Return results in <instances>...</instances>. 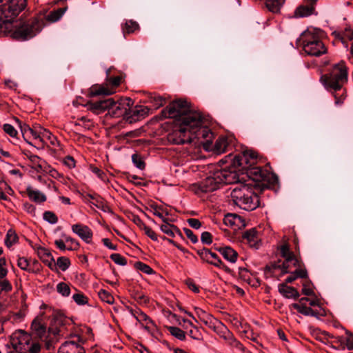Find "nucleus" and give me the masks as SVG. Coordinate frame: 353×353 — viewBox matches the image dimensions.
<instances>
[{
    "label": "nucleus",
    "mask_w": 353,
    "mask_h": 353,
    "mask_svg": "<svg viewBox=\"0 0 353 353\" xmlns=\"http://www.w3.org/2000/svg\"><path fill=\"white\" fill-rule=\"evenodd\" d=\"M6 3H2L0 15V28L4 32H9L17 40L25 41L34 37L41 31L44 26L42 19L34 18L26 21H16L15 17L26 8V0H6Z\"/></svg>",
    "instance_id": "f257e3e1"
},
{
    "label": "nucleus",
    "mask_w": 353,
    "mask_h": 353,
    "mask_svg": "<svg viewBox=\"0 0 353 353\" xmlns=\"http://www.w3.org/2000/svg\"><path fill=\"white\" fill-rule=\"evenodd\" d=\"M165 117L174 119L175 128L169 134L168 140L174 144H184L192 142L190 130V105L188 103L179 99L170 103L162 110Z\"/></svg>",
    "instance_id": "f03ea898"
},
{
    "label": "nucleus",
    "mask_w": 353,
    "mask_h": 353,
    "mask_svg": "<svg viewBox=\"0 0 353 353\" xmlns=\"http://www.w3.org/2000/svg\"><path fill=\"white\" fill-rule=\"evenodd\" d=\"M257 154L256 152L247 150L235 155L232 159V165L248 170V175L253 181L259 182L256 185L262 188H271L278 183L276 174L263 170L260 167H254L256 163Z\"/></svg>",
    "instance_id": "7ed1b4c3"
},
{
    "label": "nucleus",
    "mask_w": 353,
    "mask_h": 353,
    "mask_svg": "<svg viewBox=\"0 0 353 353\" xmlns=\"http://www.w3.org/2000/svg\"><path fill=\"white\" fill-rule=\"evenodd\" d=\"M256 181H252L250 183H239L232 190L230 196L235 205L243 210L252 211L259 205V199L257 193L254 190L263 191L262 188Z\"/></svg>",
    "instance_id": "20e7f679"
},
{
    "label": "nucleus",
    "mask_w": 353,
    "mask_h": 353,
    "mask_svg": "<svg viewBox=\"0 0 353 353\" xmlns=\"http://www.w3.org/2000/svg\"><path fill=\"white\" fill-rule=\"evenodd\" d=\"M237 181L238 175L234 170L214 165L212 167L210 174L199 183V189L202 192H213L221 184L234 183Z\"/></svg>",
    "instance_id": "39448f33"
},
{
    "label": "nucleus",
    "mask_w": 353,
    "mask_h": 353,
    "mask_svg": "<svg viewBox=\"0 0 353 353\" xmlns=\"http://www.w3.org/2000/svg\"><path fill=\"white\" fill-rule=\"evenodd\" d=\"M280 253L284 261L281 264L274 263L265 266L264 274L266 279L279 277L290 271L293 267H300L301 262L290 250L288 244L285 243L280 247Z\"/></svg>",
    "instance_id": "423d86ee"
},
{
    "label": "nucleus",
    "mask_w": 353,
    "mask_h": 353,
    "mask_svg": "<svg viewBox=\"0 0 353 353\" xmlns=\"http://www.w3.org/2000/svg\"><path fill=\"white\" fill-rule=\"evenodd\" d=\"M322 31L312 27L305 30L299 39L304 52L314 57H320L327 52V48L321 40Z\"/></svg>",
    "instance_id": "0eeeda50"
},
{
    "label": "nucleus",
    "mask_w": 353,
    "mask_h": 353,
    "mask_svg": "<svg viewBox=\"0 0 353 353\" xmlns=\"http://www.w3.org/2000/svg\"><path fill=\"white\" fill-rule=\"evenodd\" d=\"M188 119H190V130L192 135V142L196 139V144L202 145L205 150H212V133L208 128L203 125L201 113L190 108Z\"/></svg>",
    "instance_id": "6e6552de"
},
{
    "label": "nucleus",
    "mask_w": 353,
    "mask_h": 353,
    "mask_svg": "<svg viewBox=\"0 0 353 353\" xmlns=\"http://www.w3.org/2000/svg\"><path fill=\"white\" fill-rule=\"evenodd\" d=\"M348 70L343 61L334 64L327 74L321 77V81L328 90H341L347 82Z\"/></svg>",
    "instance_id": "1a4fd4ad"
},
{
    "label": "nucleus",
    "mask_w": 353,
    "mask_h": 353,
    "mask_svg": "<svg viewBox=\"0 0 353 353\" xmlns=\"http://www.w3.org/2000/svg\"><path fill=\"white\" fill-rule=\"evenodd\" d=\"M10 343L18 353H39L41 351L40 344L33 341L31 335L21 330L12 333Z\"/></svg>",
    "instance_id": "9d476101"
},
{
    "label": "nucleus",
    "mask_w": 353,
    "mask_h": 353,
    "mask_svg": "<svg viewBox=\"0 0 353 353\" xmlns=\"http://www.w3.org/2000/svg\"><path fill=\"white\" fill-rule=\"evenodd\" d=\"M111 103L108 108V114L115 118L123 117L126 120L129 106L133 105V101L130 98H125L115 102L111 99Z\"/></svg>",
    "instance_id": "9b49d317"
},
{
    "label": "nucleus",
    "mask_w": 353,
    "mask_h": 353,
    "mask_svg": "<svg viewBox=\"0 0 353 353\" xmlns=\"http://www.w3.org/2000/svg\"><path fill=\"white\" fill-rule=\"evenodd\" d=\"M197 254L203 261L224 270L225 272H230V268L222 262L217 254L211 252L209 249L199 250L197 251Z\"/></svg>",
    "instance_id": "f8f14e48"
},
{
    "label": "nucleus",
    "mask_w": 353,
    "mask_h": 353,
    "mask_svg": "<svg viewBox=\"0 0 353 353\" xmlns=\"http://www.w3.org/2000/svg\"><path fill=\"white\" fill-rule=\"evenodd\" d=\"M149 109L143 105L129 106L128 113L126 114V121L132 123L143 119L148 114Z\"/></svg>",
    "instance_id": "ddd939ff"
},
{
    "label": "nucleus",
    "mask_w": 353,
    "mask_h": 353,
    "mask_svg": "<svg viewBox=\"0 0 353 353\" xmlns=\"http://www.w3.org/2000/svg\"><path fill=\"white\" fill-rule=\"evenodd\" d=\"M131 314L139 323L140 325L148 332H151L155 327L152 320L143 312L140 310H131Z\"/></svg>",
    "instance_id": "4468645a"
},
{
    "label": "nucleus",
    "mask_w": 353,
    "mask_h": 353,
    "mask_svg": "<svg viewBox=\"0 0 353 353\" xmlns=\"http://www.w3.org/2000/svg\"><path fill=\"white\" fill-rule=\"evenodd\" d=\"M72 231L85 243L91 242L93 233L88 226L81 223L74 224L72 225Z\"/></svg>",
    "instance_id": "2eb2a0df"
},
{
    "label": "nucleus",
    "mask_w": 353,
    "mask_h": 353,
    "mask_svg": "<svg viewBox=\"0 0 353 353\" xmlns=\"http://www.w3.org/2000/svg\"><path fill=\"white\" fill-rule=\"evenodd\" d=\"M31 329L40 339L46 333V325L44 322L43 314L37 316L32 321Z\"/></svg>",
    "instance_id": "dca6fc26"
},
{
    "label": "nucleus",
    "mask_w": 353,
    "mask_h": 353,
    "mask_svg": "<svg viewBox=\"0 0 353 353\" xmlns=\"http://www.w3.org/2000/svg\"><path fill=\"white\" fill-rule=\"evenodd\" d=\"M243 238L247 241L251 248L258 249L261 245V239L258 232L254 228L245 231Z\"/></svg>",
    "instance_id": "f3484780"
},
{
    "label": "nucleus",
    "mask_w": 353,
    "mask_h": 353,
    "mask_svg": "<svg viewBox=\"0 0 353 353\" xmlns=\"http://www.w3.org/2000/svg\"><path fill=\"white\" fill-rule=\"evenodd\" d=\"M111 99L99 101L97 102H89L87 103L88 109L93 113L99 114L108 110V108L111 105Z\"/></svg>",
    "instance_id": "a211bd4d"
},
{
    "label": "nucleus",
    "mask_w": 353,
    "mask_h": 353,
    "mask_svg": "<svg viewBox=\"0 0 353 353\" xmlns=\"http://www.w3.org/2000/svg\"><path fill=\"white\" fill-rule=\"evenodd\" d=\"M58 353H85L84 348L74 341H65L59 348Z\"/></svg>",
    "instance_id": "6ab92c4d"
},
{
    "label": "nucleus",
    "mask_w": 353,
    "mask_h": 353,
    "mask_svg": "<svg viewBox=\"0 0 353 353\" xmlns=\"http://www.w3.org/2000/svg\"><path fill=\"white\" fill-rule=\"evenodd\" d=\"M114 92L108 85L95 84L92 85L88 90V96L96 97L100 95H110Z\"/></svg>",
    "instance_id": "aec40b11"
},
{
    "label": "nucleus",
    "mask_w": 353,
    "mask_h": 353,
    "mask_svg": "<svg viewBox=\"0 0 353 353\" xmlns=\"http://www.w3.org/2000/svg\"><path fill=\"white\" fill-rule=\"evenodd\" d=\"M316 14L315 7L313 5L303 4L299 6L294 12L295 18H303Z\"/></svg>",
    "instance_id": "412c9836"
},
{
    "label": "nucleus",
    "mask_w": 353,
    "mask_h": 353,
    "mask_svg": "<svg viewBox=\"0 0 353 353\" xmlns=\"http://www.w3.org/2000/svg\"><path fill=\"white\" fill-rule=\"evenodd\" d=\"M42 130L43 128L39 127L38 129L30 128L28 125H25L23 128L21 127V132L23 136H31L35 141H39L42 142Z\"/></svg>",
    "instance_id": "4be33fe9"
},
{
    "label": "nucleus",
    "mask_w": 353,
    "mask_h": 353,
    "mask_svg": "<svg viewBox=\"0 0 353 353\" xmlns=\"http://www.w3.org/2000/svg\"><path fill=\"white\" fill-rule=\"evenodd\" d=\"M216 250L229 262L235 263L236 261L238 253L232 248L229 246L220 247Z\"/></svg>",
    "instance_id": "5701e85b"
},
{
    "label": "nucleus",
    "mask_w": 353,
    "mask_h": 353,
    "mask_svg": "<svg viewBox=\"0 0 353 353\" xmlns=\"http://www.w3.org/2000/svg\"><path fill=\"white\" fill-rule=\"evenodd\" d=\"M279 292L288 299H298L299 297V292L293 287L288 286L282 283L279 286Z\"/></svg>",
    "instance_id": "b1692460"
},
{
    "label": "nucleus",
    "mask_w": 353,
    "mask_h": 353,
    "mask_svg": "<svg viewBox=\"0 0 353 353\" xmlns=\"http://www.w3.org/2000/svg\"><path fill=\"white\" fill-rule=\"evenodd\" d=\"M228 146V139L225 137H219L214 145H212V150L216 154H222L226 152Z\"/></svg>",
    "instance_id": "393cba45"
},
{
    "label": "nucleus",
    "mask_w": 353,
    "mask_h": 353,
    "mask_svg": "<svg viewBox=\"0 0 353 353\" xmlns=\"http://www.w3.org/2000/svg\"><path fill=\"white\" fill-rule=\"evenodd\" d=\"M26 192L28 197L35 203H43L46 201V196L39 190H33L31 187H28Z\"/></svg>",
    "instance_id": "a878e982"
},
{
    "label": "nucleus",
    "mask_w": 353,
    "mask_h": 353,
    "mask_svg": "<svg viewBox=\"0 0 353 353\" xmlns=\"http://www.w3.org/2000/svg\"><path fill=\"white\" fill-rule=\"evenodd\" d=\"M161 230L166 234L167 235L174 237L176 234L179 236H181V232L177 228L176 226L174 225L169 224L167 221H165V223L161 225Z\"/></svg>",
    "instance_id": "bb28decb"
},
{
    "label": "nucleus",
    "mask_w": 353,
    "mask_h": 353,
    "mask_svg": "<svg viewBox=\"0 0 353 353\" xmlns=\"http://www.w3.org/2000/svg\"><path fill=\"white\" fill-rule=\"evenodd\" d=\"M290 307L296 310L299 313L305 316H315L317 314L311 307H307L304 304L292 303Z\"/></svg>",
    "instance_id": "cd10ccee"
},
{
    "label": "nucleus",
    "mask_w": 353,
    "mask_h": 353,
    "mask_svg": "<svg viewBox=\"0 0 353 353\" xmlns=\"http://www.w3.org/2000/svg\"><path fill=\"white\" fill-rule=\"evenodd\" d=\"M28 158L32 164V168L34 169L37 172L43 170V165L46 163L44 160L41 159L39 157L35 154H29Z\"/></svg>",
    "instance_id": "c85d7f7f"
},
{
    "label": "nucleus",
    "mask_w": 353,
    "mask_h": 353,
    "mask_svg": "<svg viewBox=\"0 0 353 353\" xmlns=\"http://www.w3.org/2000/svg\"><path fill=\"white\" fill-rule=\"evenodd\" d=\"M285 0H265V6L272 12L277 13Z\"/></svg>",
    "instance_id": "c756f323"
},
{
    "label": "nucleus",
    "mask_w": 353,
    "mask_h": 353,
    "mask_svg": "<svg viewBox=\"0 0 353 353\" xmlns=\"http://www.w3.org/2000/svg\"><path fill=\"white\" fill-rule=\"evenodd\" d=\"M66 10L67 7L53 10L46 16V19L48 21H50L51 23L56 22L62 17Z\"/></svg>",
    "instance_id": "7c9ffc66"
},
{
    "label": "nucleus",
    "mask_w": 353,
    "mask_h": 353,
    "mask_svg": "<svg viewBox=\"0 0 353 353\" xmlns=\"http://www.w3.org/2000/svg\"><path fill=\"white\" fill-rule=\"evenodd\" d=\"M216 331L218 335L223 338L227 343L231 340V338L233 336L232 332L222 324L216 327Z\"/></svg>",
    "instance_id": "2f4dec72"
},
{
    "label": "nucleus",
    "mask_w": 353,
    "mask_h": 353,
    "mask_svg": "<svg viewBox=\"0 0 353 353\" xmlns=\"http://www.w3.org/2000/svg\"><path fill=\"white\" fill-rule=\"evenodd\" d=\"M38 254L41 259H42L44 263H48V265H50L51 263L54 261L50 251L46 248H40L38 250Z\"/></svg>",
    "instance_id": "473e14b6"
},
{
    "label": "nucleus",
    "mask_w": 353,
    "mask_h": 353,
    "mask_svg": "<svg viewBox=\"0 0 353 353\" xmlns=\"http://www.w3.org/2000/svg\"><path fill=\"white\" fill-rule=\"evenodd\" d=\"M18 241V236L13 230H9L7 232L6 237L5 239V243L8 247H11L15 244Z\"/></svg>",
    "instance_id": "72a5a7b5"
},
{
    "label": "nucleus",
    "mask_w": 353,
    "mask_h": 353,
    "mask_svg": "<svg viewBox=\"0 0 353 353\" xmlns=\"http://www.w3.org/2000/svg\"><path fill=\"white\" fill-rule=\"evenodd\" d=\"M149 100L150 102L153 104V107L156 109L163 106L165 103L164 98L157 94L151 95Z\"/></svg>",
    "instance_id": "f704fd0d"
},
{
    "label": "nucleus",
    "mask_w": 353,
    "mask_h": 353,
    "mask_svg": "<svg viewBox=\"0 0 353 353\" xmlns=\"http://www.w3.org/2000/svg\"><path fill=\"white\" fill-rule=\"evenodd\" d=\"M184 322L188 323V325H190V326H192L193 327V329L190 330V332H189V335L190 336V337L194 340L201 341L203 339L202 334L199 332L198 328L195 326H193L192 322L188 320H184Z\"/></svg>",
    "instance_id": "c9c22d12"
},
{
    "label": "nucleus",
    "mask_w": 353,
    "mask_h": 353,
    "mask_svg": "<svg viewBox=\"0 0 353 353\" xmlns=\"http://www.w3.org/2000/svg\"><path fill=\"white\" fill-rule=\"evenodd\" d=\"M139 28V24L133 21H127L123 27V33H132Z\"/></svg>",
    "instance_id": "e433bc0d"
},
{
    "label": "nucleus",
    "mask_w": 353,
    "mask_h": 353,
    "mask_svg": "<svg viewBox=\"0 0 353 353\" xmlns=\"http://www.w3.org/2000/svg\"><path fill=\"white\" fill-rule=\"evenodd\" d=\"M132 161L134 165L140 170H143L145 167V163L143 157L139 154H134L132 155Z\"/></svg>",
    "instance_id": "4c0bfd02"
},
{
    "label": "nucleus",
    "mask_w": 353,
    "mask_h": 353,
    "mask_svg": "<svg viewBox=\"0 0 353 353\" xmlns=\"http://www.w3.org/2000/svg\"><path fill=\"white\" fill-rule=\"evenodd\" d=\"M42 141L43 139L46 138L50 141L52 145L55 146L57 145H59V142L57 137L54 136L49 130L43 128V130H42Z\"/></svg>",
    "instance_id": "58836bf2"
},
{
    "label": "nucleus",
    "mask_w": 353,
    "mask_h": 353,
    "mask_svg": "<svg viewBox=\"0 0 353 353\" xmlns=\"http://www.w3.org/2000/svg\"><path fill=\"white\" fill-rule=\"evenodd\" d=\"M57 290L63 296H68L70 294V288L69 285L63 282H61L57 284Z\"/></svg>",
    "instance_id": "ea45409f"
},
{
    "label": "nucleus",
    "mask_w": 353,
    "mask_h": 353,
    "mask_svg": "<svg viewBox=\"0 0 353 353\" xmlns=\"http://www.w3.org/2000/svg\"><path fill=\"white\" fill-rule=\"evenodd\" d=\"M169 331L172 336L181 341H183L185 339L184 331L177 327H170Z\"/></svg>",
    "instance_id": "a19ab883"
},
{
    "label": "nucleus",
    "mask_w": 353,
    "mask_h": 353,
    "mask_svg": "<svg viewBox=\"0 0 353 353\" xmlns=\"http://www.w3.org/2000/svg\"><path fill=\"white\" fill-rule=\"evenodd\" d=\"M99 298L108 304H112L114 301V297L106 290H101L99 292Z\"/></svg>",
    "instance_id": "79ce46f5"
},
{
    "label": "nucleus",
    "mask_w": 353,
    "mask_h": 353,
    "mask_svg": "<svg viewBox=\"0 0 353 353\" xmlns=\"http://www.w3.org/2000/svg\"><path fill=\"white\" fill-rule=\"evenodd\" d=\"M17 265L23 270L28 272H32L29 261L25 257H19L17 260Z\"/></svg>",
    "instance_id": "37998d69"
},
{
    "label": "nucleus",
    "mask_w": 353,
    "mask_h": 353,
    "mask_svg": "<svg viewBox=\"0 0 353 353\" xmlns=\"http://www.w3.org/2000/svg\"><path fill=\"white\" fill-rule=\"evenodd\" d=\"M63 236L65 237V243H69L67 248L68 250H77L79 249V243L76 239L65 235H63Z\"/></svg>",
    "instance_id": "c03bdc74"
},
{
    "label": "nucleus",
    "mask_w": 353,
    "mask_h": 353,
    "mask_svg": "<svg viewBox=\"0 0 353 353\" xmlns=\"http://www.w3.org/2000/svg\"><path fill=\"white\" fill-rule=\"evenodd\" d=\"M43 219L50 224H55L58 222L57 216L51 211H46L43 213Z\"/></svg>",
    "instance_id": "a18cd8bd"
},
{
    "label": "nucleus",
    "mask_w": 353,
    "mask_h": 353,
    "mask_svg": "<svg viewBox=\"0 0 353 353\" xmlns=\"http://www.w3.org/2000/svg\"><path fill=\"white\" fill-rule=\"evenodd\" d=\"M57 264L62 271H65L70 265L68 258L60 256L57 259Z\"/></svg>",
    "instance_id": "49530a36"
},
{
    "label": "nucleus",
    "mask_w": 353,
    "mask_h": 353,
    "mask_svg": "<svg viewBox=\"0 0 353 353\" xmlns=\"http://www.w3.org/2000/svg\"><path fill=\"white\" fill-rule=\"evenodd\" d=\"M110 259L116 263L120 265H125L127 260L120 254L114 253L110 255Z\"/></svg>",
    "instance_id": "de8ad7c7"
},
{
    "label": "nucleus",
    "mask_w": 353,
    "mask_h": 353,
    "mask_svg": "<svg viewBox=\"0 0 353 353\" xmlns=\"http://www.w3.org/2000/svg\"><path fill=\"white\" fill-rule=\"evenodd\" d=\"M74 302L80 305H85L88 303V298L82 293H77L72 296Z\"/></svg>",
    "instance_id": "09e8293b"
},
{
    "label": "nucleus",
    "mask_w": 353,
    "mask_h": 353,
    "mask_svg": "<svg viewBox=\"0 0 353 353\" xmlns=\"http://www.w3.org/2000/svg\"><path fill=\"white\" fill-rule=\"evenodd\" d=\"M136 266L139 270L147 274H151L153 272V270L148 265L142 262H138Z\"/></svg>",
    "instance_id": "8fccbe9b"
},
{
    "label": "nucleus",
    "mask_w": 353,
    "mask_h": 353,
    "mask_svg": "<svg viewBox=\"0 0 353 353\" xmlns=\"http://www.w3.org/2000/svg\"><path fill=\"white\" fill-rule=\"evenodd\" d=\"M3 129L6 133L9 134L12 137H15L17 134V130L10 124H8V123L4 124L3 126Z\"/></svg>",
    "instance_id": "3c124183"
},
{
    "label": "nucleus",
    "mask_w": 353,
    "mask_h": 353,
    "mask_svg": "<svg viewBox=\"0 0 353 353\" xmlns=\"http://www.w3.org/2000/svg\"><path fill=\"white\" fill-rule=\"evenodd\" d=\"M195 310L199 318L203 321H204L205 323H207L208 320L210 318V315L201 308L196 307Z\"/></svg>",
    "instance_id": "603ef678"
},
{
    "label": "nucleus",
    "mask_w": 353,
    "mask_h": 353,
    "mask_svg": "<svg viewBox=\"0 0 353 353\" xmlns=\"http://www.w3.org/2000/svg\"><path fill=\"white\" fill-rule=\"evenodd\" d=\"M6 260L5 258H0V279H3L8 274V270L6 268Z\"/></svg>",
    "instance_id": "864d4df0"
},
{
    "label": "nucleus",
    "mask_w": 353,
    "mask_h": 353,
    "mask_svg": "<svg viewBox=\"0 0 353 353\" xmlns=\"http://www.w3.org/2000/svg\"><path fill=\"white\" fill-rule=\"evenodd\" d=\"M347 336L343 340V341H345V345L349 350H353V334L348 331H346Z\"/></svg>",
    "instance_id": "5fc2aeb1"
},
{
    "label": "nucleus",
    "mask_w": 353,
    "mask_h": 353,
    "mask_svg": "<svg viewBox=\"0 0 353 353\" xmlns=\"http://www.w3.org/2000/svg\"><path fill=\"white\" fill-rule=\"evenodd\" d=\"M142 230H143L145 234L152 240L155 241H158L157 234L150 227L145 225Z\"/></svg>",
    "instance_id": "6e6d98bb"
},
{
    "label": "nucleus",
    "mask_w": 353,
    "mask_h": 353,
    "mask_svg": "<svg viewBox=\"0 0 353 353\" xmlns=\"http://www.w3.org/2000/svg\"><path fill=\"white\" fill-rule=\"evenodd\" d=\"M201 241L203 243L211 244L212 242V234L208 232H203L201 236Z\"/></svg>",
    "instance_id": "4d7b16f0"
},
{
    "label": "nucleus",
    "mask_w": 353,
    "mask_h": 353,
    "mask_svg": "<svg viewBox=\"0 0 353 353\" xmlns=\"http://www.w3.org/2000/svg\"><path fill=\"white\" fill-rule=\"evenodd\" d=\"M183 231L187 236V237L192 241L193 243H196L198 241L197 236L193 233V232L188 228H184Z\"/></svg>",
    "instance_id": "13d9d810"
},
{
    "label": "nucleus",
    "mask_w": 353,
    "mask_h": 353,
    "mask_svg": "<svg viewBox=\"0 0 353 353\" xmlns=\"http://www.w3.org/2000/svg\"><path fill=\"white\" fill-rule=\"evenodd\" d=\"M189 225L194 229H199L201 226V221L197 219L190 218L187 220Z\"/></svg>",
    "instance_id": "bf43d9fd"
},
{
    "label": "nucleus",
    "mask_w": 353,
    "mask_h": 353,
    "mask_svg": "<svg viewBox=\"0 0 353 353\" xmlns=\"http://www.w3.org/2000/svg\"><path fill=\"white\" fill-rule=\"evenodd\" d=\"M296 269L294 270V274H296L297 278H306L307 277V272L305 269L301 268V265L300 267H296Z\"/></svg>",
    "instance_id": "052dcab7"
},
{
    "label": "nucleus",
    "mask_w": 353,
    "mask_h": 353,
    "mask_svg": "<svg viewBox=\"0 0 353 353\" xmlns=\"http://www.w3.org/2000/svg\"><path fill=\"white\" fill-rule=\"evenodd\" d=\"M134 297L137 299V301L141 304H146L149 301L148 296H146L145 294L142 293H137Z\"/></svg>",
    "instance_id": "680f3d73"
},
{
    "label": "nucleus",
    "mask_w": 353,
    "mask_h": 353,
    "mask_svg": "<svg viewBox=\"0 0 353 353\" xmlns=\"http://www.w3.org/2000/svg\"><path fill=\"white\" fill-rule=\"evenodd\" d=\"M63 163L69 168H74L75 161L71 156H67L63 159Z\"/></svg>",
    "instance_id": "e2e57ef3"
},
{
    "label": "nucleus",
    "mask_w": 353,
    "mask_h": 353,
    "mask_svg": "<svg viewBox=\"0 0 353 353\" xmlns=\"http://www.w3.org/2000/svg\"><path fill=\"white\" fill-rule=\"evenodd\" d=\"M121 81V78L120 77H111L108 80L109 83L112 85L111 88L112 90H113V88L117 87L120 84Z\"/></svg>",
    "instance_id": "0e129e2a"
},
{
    "label": "nucleus",
    "mask_w": 353,
    "mask_h": 353,
    "mask_svg": "<svg viewBox=\"0 0 353 353\" xmlns=\"http://www.w3.org/2000/svg\"><path fill=\"white\" fill-rule=\"evenodd\" d=\"M54 244L57 246V248L61 251H65L67 250L68 246H66V245H65V240L56 239L54 241Z\"/></svg>",
    "instance_id": "69168bd1"
},
{
    "label": "nucleus",
    "mask_w": 353,
    "mask_h": 353,
    "mask_svg": "<svg viewBox=\"0 0 353 353\" xmlns=\"http://www.w3.org/2000/svg\"><path fill=\"white\" fill-rule=\"evenodd\" d=\"M236 219H239V217L236 215L230 214L226 216L224 221L226 225H232L235 224V220Z\"/></svg>",
    "instance_id": "338daca9"
},
{
    "label": "nucleus",
    "mask_w": 353,
    "mask_h": 353,
    "mask_svg": "<svg viewBox=\"0 0 353 353\" xmlns=\"http://www.w3.org/2000/svg\"><path fill=\"white\" fill-rule=\"evenodd\" d=\"M228 343L232 346V347H234L239 350H242L243 349V345L239 341H237L234 337V336L231 338V340H230Z\"/></svg>",
    "instance_id": "774afa93"
}]
</instances>
